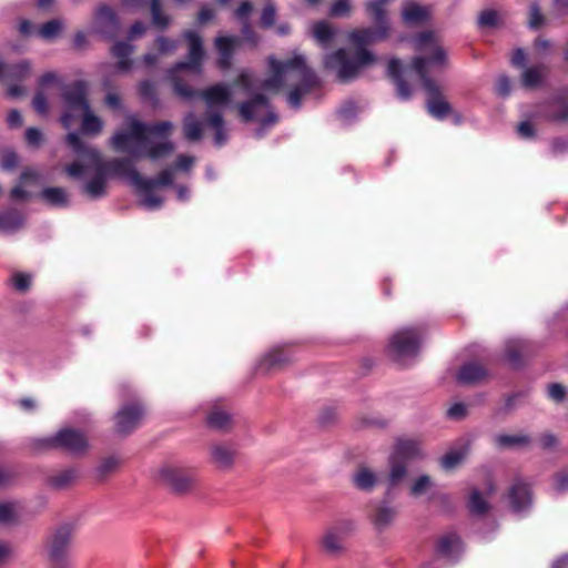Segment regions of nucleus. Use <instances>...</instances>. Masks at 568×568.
I'll return each instance as SVG.
<instances>
[{
  "label": "nucleus",
  "mask_w": 568,
  "mask_h": 568,
  "mask_svg": "<svg viewBox=\"0 0 568 568\" xmlns=\"http://www.w3.org/2000/svg\"><path fill=\"white\" fill-rule=\"evenodd\" d=\"M78 478V471L75 469L61 470L50 478V485L55 488H65Z\"/></svg>",
  "instance_id": "obj_38"
},
{
  "label": "nucleus",
  "mask_w": 568,
  "mask_h": 568,
  "mask_svg": "<svg viewBox=\"0 0 568 568\" xmlns=\"http://www.w3.org/2000/svg\"><path fill=\"white\" fill-rule=\"evenodd\" d=\"M495 490V485L491 481H488L483 490L473 488L468 498V507L470 511L477 515L485 514L489 508L487 497L494 494Z\"/></svg>",
  "instance_id": "obj_18"
},
{
  "label": "nucleus",
  "mask_w": 568,
  "mask_h": 568,
  "mask_svg": "<svg viewBox=\"0 0 568 568\" xmlns=\"http://www.w3.org/2000/svg\"><path fill=\"white\" fill-rule=\"evenodd\" d=\"M403 21L409 26H417L430 18V10L426 6L415 2H405L402 8Z\"/></svg>",
  "instance_id": "obj_22"
},
{
  "label": "nucleus",
  "mask_w": 568,
  "mask_h": 568,
  "mask_svg": "<svg viewBox=\"0 0 568 568\" xmlns=\"http://www.w3.org/2000/svg\"><path fill=\"white\" fill-rule=\"evenodd\" d=\"M42 199L53 206H67L69 194L62 187H47L41 192Z\"/></svg>",
  "instance_id": "obj_33"
},
{
  "label": "nucleus",
  "mask_w": 568,
  "mask_h": 568,
  "mask_svg": "<svg viewBox=\"0 0 568 568\" xmlns=\"http://www.w3.org/2000/svg\"><path fill=\"white\" fill-rule=\"evenodd\" d=\"M173 130L174 125L170 121L150 124L129 114L110 138V146L134 160L149 159L156 162L174 152L175 145L170 140Z\"/></svg>",
  "instance_id": "obj_3"
},
{
  "label": "nucleus",
  "mask_w": 568,
  "mask_h": 568,
  "mask_svg": "<svg viewBox=\"0 0 568 568\" xmlns=\"http://www.w3.org/2000/svg\"><path fill=\"white\" fill-rule=\"evenodd\" d=\"M62 29L63 23L60 20H51L39 28L38 37L47 41H52L60 34Z\"/></svg>",
  "instance_id": "obj_39"
},
{
  "label": "nucleus",
  "mask_w": 568,
  "mask_h": 568,
  "mask_svg": "<svg viewBox=\"0 0 568 568\" xmlns=\"http://www.w3.org/2000/svg\"><path fill=\"white\" fill-rule=\"evenodd\" d=\"M11 280L14 288L19 292H27L30 288L32 282L31 275L26 273H16Z\"/></svg>",
  "instance_id": "obj_46"
},
{
  "label": "nucleus",
  "mask_w": 568,
  "mask_h": 568,
  "mask_svg": "<svg viewBox=\"0 0 568 568\" xmlns=\"http://www.w3.org/2000/svg\"><path fill=\"white\" fill-rule=\"evenodd\" d=\"M499 21H500L499 13L491 9L481 11L478 17V24L481 28L496 27V26H498Z\"/></svg>",
  "instance_id": "obj_42"
},
{
  "label": "nucleus",
  "mask_w": 568,
  "mask_h": 568,
  "mask_svg": "<svg viewBox=\"0 0 568 568\" xmlns=\"http://www.w3.org/2000/svg\"><path fill=\"white\" fill-rule=\"evenodd\" d=\"M184 37L189 42V60L171 69L169 78L180 97L191 99L197 95L203 100L206 105V123L215 131L217 145L224 144L227 139L222 110L231 105L235 99L248 98L239 106L244 121H255L267 126L277 121V115L265 94H274L285 88L291 89L287 101L292 108H298L302 95L317 83L316 75L307 65L305 57L293 52L292 57L284 61L270 57V77L263 82H258L252 72L244 70L233 84L216 83L196 92L184 83V77L202 72V39L194 31H186Z\"/></svg>",
  "instance_id": "obj_1"
},
{
  "label": "nucleus",
  "mask_w": 568,
  "mask_h": 568,
  "mask_svg": "<svg viewBox=\"0 0 568 568\" xmlns=\"http://www.w3.org/2000/svg\"><path fill=\"white\" fill-rule=\"evenodd\" d=\"M242 34L245 41L256 44L258 39L247 22H243Z\"/></svg>",
  "instance_id": "obj_63"
},
{
  "label": "nucleus",
  "mask_w": 568,
  "mask_h": 568,
  "mask_svg": "<svg viewBox=\"0 0 568 568\" xmlns=\"http://www.w3.org/2000/svg\"><path fill=\"white\" fill-rule=\"evenodd\" d=\"M440 555L454 558L462 550V542L458 536L450 534L442 537L437 545Z\"/></svg>",
  "instance_id": "obj_30"
},
{
  "label": "nucleus",
  "mask_w": 568,
  "mask_h": 568,
  "mask_svg": "<svg viewBox=\"0 0 568 568\" xmlns=\"http://www.w3.org/2000/svg\"><path fill=\"white\" fill-rule=\"evenodd\" d=\"M143 416V408L139 404L123 407L115 416V427L121 434H126L135 428Z\"/></svg>",
  "instance_id": "obj_14"
},
{
  "label": "nucleus",
  "mask_w": 568,
  "mask_h": 568,
  "mask_svg": "<svg viewBox=\"0 0 568 568\" xmlns=\"http://www.w3.org/2000/svg\"><path fill=\"white\" fill-rule=\"evenodd\" d=\"M355 529L351 519H342L326 526L320 537V547L327 556L336 557L345 550V539Z\"/></svg>",
  "instance_id": "obj_10"
},
{
  "label": "nucleus",
  "mask_w": 568,
  "mask_h": 568,
  "mask_svg": "<svg viewBox=\"0 0 568 568\" xmlns=\"http://www.w3.org/2000/svg\"><path fill=\"white\" fill-rule=\"evenodd\" d=\"M184 133L186 139L191 141L200 140L202 136V124L195 118L194 114L190 113L184 118Z\"/></svg>",
  "instance_id": "obj_36"
},
{
  "label": "nucleus",
  "mask_w": 568,
  "mask_h": 568,
  "mask_svg": "<svg viewBox=\"0 0 568 568\" xmlns=\"http://www.w3.org/2000/svg\"><path fill=\"white\" fill-rule=\"evenodd\" d=\"M493 443L498 449H521L527 448L531 444V438L525 433L515 434H496Z\"/></svg>",
  "instance_id": "obj_16"
},
{
  "label": "nucleus",
  "mask_w": 568,
  "mask_h": 568,
  "mask_svg": "<svg viewBox=\"0 0 568 568\" xmlns=\"http://www.w3.org/2000/svg\"><path fill=\"white\" fill-rule=\"evenodd\" d=\"M546 77L544 67L527 68L521 74V83L525 88L535 89L539 87Z\"/></svg>",
  "instance_id": "obj_32"
},
{
  "label": "nucleus",
  "mask_w": 568,
  "mask_h": 568,
  "mask_svg": "<svg viewBox=\"0 0 568 568\" xmlns=\"http://www.w3.org/2000/svg\"><path fill=\"white\" fill-rule=\"evenodd\" d=\"M554 488L557 491H568V471H561L555 476Z\"/></svg>",
  "instance_id": "obj_52"
},
{
  "label": "nucleus",
  "mask_w": 568,
  "mask_h": 568,
  "mask_svg": "<svg viewBox=\"0 0 568 568\" xmlns=\"http://www.w3.org/2000/svg\"><path fill=\"white\" fill-rule=\"evenodd\" d=\"M118 29V20L112 9L105 4L97 8L93 16V30L103 34H113Z\"/></svg>",
  "instance_id": "obj_15"
},
{
  "label": "nucleus",
  "mask_w": 568,
  "mask_h": 568,
  "mask_svg": "<svg viewBox=\"0 0 568 568\" xmlns=\"http://www.w3.org/2000/svg\"><path fill=\"white\" fill-rule=\"evenodd\" d=\"M468 453V444H464L459 447L452 448L440 458L442 468L448 471L455 469L466 459Z\"/></svg>",
  "instance_id": "obj_25"
},
{
  "label": "nucleus",
  "mask_w": 568,
  "mask_h": 568,
  "mask_svg": "<svg viewBox=\"0 0 568 568\" xmlns=\"http://www.w3.org/2000/svg\"><path fill=\"white\" fill-rule=\"evenodd\" d=\"M402 71V63L397 59H392L388 62V73L390 77L394 78L397 87V93L402 99H408L410 97V89L409 87L404 82L400 75Z\"/></svg>",
  "instance_id": "obj_31"
},
{
  "label": "nucleus",
  "mask_w": 568,
  "mask_h": 568,
  "mask_svg": "<svg viewBox=\"0 0 568 568\" xmlns=\"http://www.w3.org/2000/svg\"><path fill=\"white\" fill-rule=\"evenodd\" d=\"M565 387L560 384H552L548 387V395L556 402H560L565 397Z\"/></svg>",
  "instance_id": "obj_58"
},
{
  "label": "nucleus",
  "mask_w": 568,
  "mask_h": 568,
  "mask_svg": "<svg viewBox=\"0 0 568 568\" xmlns=\"http://www.w3.org/2000/svg\"><path fill=\"white\" fill-rule=\"evenodd\" d=\"M291 359V356L281 347H275L267 352L260 361V368L270 371L278 367Z\"/></svg>",
  "instance_id": "obj_28"
},
{
  "label": "nucleus",
  "mask_w": 568,
  "mask_h": 568,
  "mask_svg": "<svg viewBox=\"0 0 568 568\" xmlns=\"http://www.w3.org/2000/svg\"><path fill=\"white\" fill-rule=\"evenodd\" d=\"M207 423L211 427L224 429L231 424V415L223 409H213L207 416Z\"/></svg>",
  "instance_id": "obj_40"
},
{
  "label": "nucleus",
  "mask_w": 568,
  "mask_h": 568,
  "mask_svg": "<svg viewBox=\"0 0 568 568\" xmlns=\"http://www.w3.org/2000/svg\"><path fill=\"white\" fill-rule=\"evenodd\" d=\"M434 483L430 476L422 475L415 478L409 486L410 496L418 498L426 494L432 487Z\"/></svg>",
  "instance_id": "obj_37"
},
{
  "label": "nucleus",
  "mask_w": 568,
  "mask_h": 568,
  "mask_svg": "<svg viewBox=\"0 0 568 568\" xmlns=\"http://www.w3.org/2000/svg\"><path fill=\"white\" fill-rule=\"evenodd\" d=\"M487 371L479 364L468 363L462 366L457 375L458 382L463 384H474L484 379Z\"/></svg>",
  "instance_id": "obj_26"
},
{
  "label": "nucleus",
  "mask_w": 568,
  "mask_h": 568,
  "mask_svg": "<svg viewBox=\"0 0 568 568\" xmlns=\"http://www.w3.org/2000/svg\"><path fill=\"white\" fill-rule=\"evenodd\" d=\"M0 219L3 222L2 224L8 225V227L4 225L0 226V231L6 233L14 232L18 229H20L23 224L22 216L17 213L0 214Z\"/></svg>",
  "instance_id": "obj_41"
},
{
  "label": "nucleus",
  "mask_w": 568,
  "mask_h": 568,
  "mask_svg": "<svg viewBox=\"0 0 568 568\" xmlns=\"http://www.w3.org/2000/svg\"><path fill=\"white\" fill-rule=\"evenodd\" d=\"M120 465V459L114 456L104 458L97 468L100 477H104L114 471Z\"/></svg>",
  "instance_id": "obj_44"
},
{
  "label": "nucleus",
  "mask_w": 568,
  "mask_h": 568,
  "mask_svg": "<svg viewBox=\"0 0 568 568\" xmlns=\"http://www.w3.org/2000/svg\"><path fill=\"white\" fill-rule=\"evenodd\" d=\"M39 175L34 170L28 169L22 172L20 183L11 190V197L14 200H24L28 197L27 191L23 189L29 182H36Z\"/></svg>",
  "instance_id": "obj_34"
},
{
  "label": "nucleus",
  "mask_w": 568,
  "mask_h": 568,
  "mask_svg": "<svg viewBox=\"0 0 568 568\" xmlns=\"http://www.w3.org/2000/svg\"><path fill=\"white\" fill-rule=\"evenodd\" d=\"M158 53H146L144 55V62L149 65L154 64L161 55H168L175 51L178 42L164 37H160L155 41Z\"/></svg>",
  "instance_id": "obj_29"
},
{
  "label": "nucleus",
  "mask_w": 568,
  "mask_h": 568,
  "mask_svg": "<svg viewBox=\"0 0 568 568\" xmlns=\"http://www.w3.org/2000/svg\"><path fill=\"white\" fill-rule=\"evenodd\" d=\"M557 444L558 438L551 433L541 434L539 437V445L542 449H552Z\"/></svg>",
  "instance_id": "obj_50"
},
{
  "label": "nucleus",
  "mask_w": 568,
  "mask_h": 568,
  "mask_svg": "<svg viewBox=\"0 0 568 568\" xmlns=\"http://www.w3.org/2000/svg\"><path fill=\"white\" fill-rule=\"evenodd\" d=\"M422 337L423 333L419 327H407L397 331L389 339L388 352L390 356L400 363L415 356Z\"/></svg>",
  "instance_id": "obj_8"
},
{
  "label": "nucleus",
  "mask_w": 568,
  "mask_h": 568,
  "mask_svg": "<svg viewBox=\"0 0 568 568\" xmlns=\"http://www.w3.org/2000/svg\"><path fill=\"white\" fill-rule=\"evenodd\" d=\"M140 93L141 95H143L144 98H148V99H153L154 98V93H155V90H154V84L150 81H144L140 84Z\"/></svg>",
  "instance_id": "obj_64"
},
{
  "label": "nucleus",
  "mask_w": 568,
  "mask_h": 568,
  "mask_svg": "<svg viewBox=\"0 0 568 568\" xmlns=\"http://www.w3.org/2000/svg\"><path fill=\"white\" fill-rule=\"evenodd\" d=\"M26 139L31 145H39L42 140V134L38 129L29 128L26 132Z\"/></svg>",
  "instance_id": "obj_60"
},
{
  "label": "nucleus",
  "mask_w": 568,
  "mask_h": 568,
  "mask_svg": "<svg viewBox=\"0 0 568 568\" xmlns=\"http://www.w3.org/2000/svg\"><path fill=\"white\" fill-rule=\"evenodd\" d=\"M358 108L353 101H346L338 110V116L344 122H349L357 114Z\"/></svg>",
  "instance_id": "obj_47"
},
{
  "label": "nucleus",
  "mask_w": 568,
  "mask_h": 568,
  "mask_svg": "<svg viewBox=\"0 0 568 568\" xmlns=\"http://www.w3.org/2000/svg\"><path fill=\"white\" fill-rule=\"evenodd\" d=\"M133 52V47L126 42H118L112 48V54L118 59L115 69L119 72H126L132 65L130 55Z\"/></svg>",
  "instance_id": "obj_27"
},
{
  "label": "nucleus",
  "mask_w": 568,
  "mask_h": 568,
  "mask_svg": "<svg viewBox=\"0 0 568 568\" xmlns=\"http://www.w3.org/2000/svg\"><path fill=\"white\" fill-rule=\"evenodd\" d=\"M375 55L365 49L358 50L354 60L347 58L345 50H338L325 58L326 68L336 72L342 81H349L357 77L361 69L373 64Z\"/></svg>",
  "instance_id": "obj_7"
},
{
  "label": "nucleus",
  "mask_w": 568,
  "mask_h": 568,
  "mask_svg": "<svg viewBox=\"0 0 568 568\" xmlns=\"http://www.w3.org/2000/svg\"><path fill=\"white\" fill-rule=\"evenodd\" d=\"M31 74V63L27 60L17 64L6 65L0 62V79L8 84V94L19 97L23 94L24 89L13 84L16 81H23Z\"/></svg>",
  "instance_id": "obj_13"
},
{
  "label": "nucleus",
  "mask_w": 568,
  "mask_h": 568,
  "mask_svg": "<svg viewBox=\"0 0 568 568\" xmlns=\"http://www.w3.org/2000/svg\"><path fill=\"white\" fill-rule=\"evenodd\" d=\"M63 97L67 110L61 122L64 128L70 129L78 119H81V130L84 134L97 135L102 131L103 121L90 109L84 82L79 81L68 87Z\"/></svg>",
  "instance_id": "obj_5"
},
{
  "label": "nucleus",
  "mask_w": 568,
  "mask_h": 568,
  "mask_svg": "<svg viewBox=\"0 0 568 568\" xmlns=\"http://www.w3.org/2000/svg\"><path fill=\"white\" fill-rule=\"evenodd\" d=\"M546 22L545 16L541 13L540 8L538 4L532 3L529 7V13H528V24L532 29H539L541 28Z\"/></svg>",
  "instance_id": "obj_43"
},
{
  "label": "nucleus",
  "mask_w": 568,
  "mask_h": 568,
  "mask_svg": "<svg viewBox=\"0 0 568 568\" xmlns=\"http://www.w3.org/2000/svg\"><path fill=\"white\" fill-rule=\"evenodd\" d=\"M413 43L415 50L427 54V57H416L412 62V69L418 74L429 94L427 100L428 111L433 116L443 119L450 112V105L440 95L437 85L428 78V73L432 68L446 65L447 52L433 31L419 33Z\"/></svg>",
  "instance_id": "obj_4"
},
{
  "label": "nucleus",
  "mask_w": 568,
  "mask_h": 568,
  "mask_svg": "<svg viewBox=\"0 0 568 568\" xmlns=\"http://www.w3.org/2000/svg\"><path fill=\"white\" fill-rule=\"evenodd\" d=\"M33 108L39 113H45L48 110L47 99L42 93H37L32 101Z\"/></svg>",
  "instance_id": "obj_61"
},
{
  "label": "nucleus",
  "mask_w": 568,
  "mask_h": 568,
  "mask_svg": "<svg viewBox=\"0 0 568 568\" xmlns=\"http://www.w3.org/2000/svg\"><path fill=\"white\" fill-rule=\"evenodd\" d=\"M40 448H63L70 453H82L88 448L85 435L74 428L65 427L54 436L40 439Z\"/></svg>",
  "instance_id": "obj_11"
},
{
  "label": "nucleus",
  "mask_w": 568,
  "mask_h": 568,
  "mask_svg": "<svg viewBox=\"0 0 568 568\" xmlns=\"http://www.w3.org/2000/svg\"><path fill=\"white\" fill-rule=\"evenodd\" d=\"M73 545V530L70 526H61L52 532L45 542V554L51 562H67Z\"/></svg>",
  "instance_id": "obj_12"
},
{
  "label": "nucleus",
  "mask_w": 568,
  "mask_h": 568,
  "mask_svg": "<svg viewBox=\"0 0 568 568\" xmlns=\"http://www.w3.org/2000/svg\"><path fill=\"white\" fill-rule=\"evenodd\" d=\"M240 39L236 37H217L215 39V48L219 53L217 64L221 69L226 70L232 64V55L239 45Z\"/></svg>",
  "instance_id": "obj_17"
},
{
  "label": "nucleus",
  "mask_w": 568,
  "mask_h": 568,
  "mask_svg": "<svg viewBox=\"0 0 568 568\" xmlns=\"http://www.w3.org/2000/svg\"><path fill=\"white\" fill-rule=\"evenodd\" d=\"M17 163H18V159L13 152H7L3 154L1 165L4 170L13 169L17 165Z\"/></svg>",
  "instance_id": "obj_62"
},
{
  "label": "nucleus",
  "mask_w": 568,
  "mask_h": 568,
  "mask_svg": "<svg viewBox=\"0 0 568 568\" xmlns=\"http://www.w3.org/2000/svg\"><path fill=\"white\" fill-rule=\"evenodd\" d=\"M212 463L220 469H230L234 463L236 450L227 444H214L210 448Z\"/></svg>",
  "instance_id": "obj_19"
},
{
  "label": "nucleus",
  "mask_w": 568,
  "mask_h": 568,
  "mask_svg": "<svg viewBox=\"0 0 568 568\" xmlns=\"http://www.w3.org/2000/svg\"><path fill=\"white\" fill-rule=\"evenodd\" d=\"M352 481L357 489L369 493L377 486L379 478L372 468L361 466L353 474Z\"/></svg>",
  "instance_id": "obj_23"
},
{
  "label": "nucleus",
  "mask_w": 568,
  "mask_h": 568,
  "mask_svg": "<svg viewBox=\"0 0 568 568\" xmlns=\"http://www.w3.org/2000/svg\"><path fill=\"white\" fill-rule=\"evenodd\" d=\"M155 476L160 483L179 494L192 490L197 481L194 471L170 463L161 465Z\"/></svg>",
  "instance_id": "obj_9"
},
{
  "label": "nucleus",
  "mask_w": 568,
  "mask_h": 568,
  "mask_svg": "<svg viewBox=\"0 0 568 568\" xmlns=\"http://www.w3.org/2000/svg\"><path fill=\"white\" fill-rule=\"evenodd\" d=\"M253 11V6L251 2L248 1H244L240 4V7L237 8V10L235 11V16L239 20H241L242 22H247V19L251 14V12Z\"/></svg>",
  "instance_id": "obj_53"
},
{
  "label": "nucleus",
  "mask_w": 568,
  "mask_h": 568,
  "mask_svg": "<svg viewBox=\"0 0 568 568\" xmlns=\"http://www.w3.org/2000/svg\"><path fill=\"white\" fill-rule=\"evenodd\" d=\"M509 504L514 511L521 513L531 503L530 491L526 484L517 481L515 483L508 494Z\"/></svg>",
  "instance_id": "obj_21"
},
{
  "label": "nucleus",
  "mask_w": 568,
  "mask_h": 568,
  "mask_svg": "<svg viewBox=\"0 0 568 568\" xmlns=\"http://www.w3.org/2000/svg\"><path fill=\"white\" fill-rule=\"evenodd\" d=\"M74 160L64 166L69 178L82 182L83 193L92 200L106 193L108 172L125 179L141 195V205L148 210H156L163 204V197L155 190L172 185L174 171L162 170L154 179L143 178L133 164L134 159L118 158L105 162L101 152L82 141L78 133L67 135Z\"/></svg>",
  "instance_id": "obj_2"
},
{
  "label": "nucleus",
  "mask_w": 568,
  "mask_h": 568,
  "mask_svg": "<svg viewBox=\"0 0 568 568\" xmlns=\"http://www.w3.org/2000/svg\"><path fill=\"white\" fill-rule=\"evenodd\" d=\"M426 452L419 440L398 439L387 459V489L390 490L404 481L408 475V464L422 460Z\"/></svg>",
  "instance_id": "obj_6"
},
{
  "label": "nucleus",
  "mask_w": 568,
  "mask_h": 568,
  "mask_svg": "<svg viewBox=\"0 0 568 568\" xmlns=\"http://www.w3.org/2000/svg\"><path fill=\"white\" fill-rule=\"evenodd\" d=\"M447 413L452 418H463L467 414V406L464 403H455L448 408Z\"/></svg>",
  "instance_id": "obj_57"
},
{
  "label": "nucleus",
  "mask_w": 568,
  "mask_h": 568,
  "mask_svg": "<svg viewBox=\"0 0 568 568\" xmlns=\"http://www.w3.org/2000/svg\"><path fill=\"white\" fill-rule=\"evenodd\" d=\"M518 134L524 139H530L535 135V128L531 122L524 121L517 126Z\"/></svg>",
  "instance_id": "obj_56"
},
{
  "label": "nucleus",
  "mask_w": 568,
  "mask_h": 568,
  "mask_svg": "<svg viewBox=\"0 0 568 568\" xmlns=\"http://www.w3.org/2000/svg\"><path fill=\"white\" fill-rule=\"evenodd\" d=\"M335 34L334 29L327 22L321 21L313 26V37L321 45H327Z\"/></svg>",
  "instance_id": "obj_35"
},
{
  "label": "nucleus",
  "mask_w": 568,
  "mask_h": 568,
  "mask_svg": "<svg viewBox=\"0 0 568 568\" xmlns=\"http://www.w3.org/2000/svg\"><path fill=\"white\" fill-rule=\"evenodd\" d=\"M276 12L273 6H266L262 12L261 22L264 27H271L275 22Z\"/></svg>",
  "instance_id": "obj_55"
},
{
  "label": "nucleus",
  "mask_w": 568,
  "mask_h": 568,
  "mask_svg": "<svg viewBox=\"0 0 568 568\" xmlns=\"http://www.w3.org/2000/svg\"><path fill=\"white\" fill-rule=\"evenodd\" d=\"M38 30L39 28H37L36 26H33L30 21L28 20H22L19 24V31L22 36L24 37H32V36H38Z\"/></svg>",
  "instance_id": "obj_59"
},
{
  "label": "nucleus",
  "mask_w": 568,
  "mask_h": 568,
  "mask_svg": "<svg viewBox=\"0 0 568 568\" xmlns=\"http://www.w3.org/2000/svg\"><path fill=\"white\" fill-rule=\"evenodd\" d=\"M551 16L562 17L568 13V0H554L551 8Z\"/></svg>",
  "instance_id": "obj_54"
},
{
  "label": "nucleus",
  "mask_w": 568,
  "mask_h": 568,
  "mask_svg": "<svg viewBox=\"0 0 568 568\" xmlns=\"http://www.w3.org/2000/svg\"><path fill=\"white\" fill-rule=\"evenodd\" d=\"M195 159L191 155L181 154L178 156L175 165L171 168L174 171V178L176 171L187 172L193 166Z\"/></svg>",
  "instance_id": "obj_48"
},
{
  "label": "nucleus",
  "mask_w": 568,
  "mask_h": 568,
  "mask_svg": "<svg viewBox=\"0 0 568 568\" xmlns=\"http://www.w3.org/2000/svg\"><path fill=\"white\" fill-rule=\"evenodd\" d=\"M349 0H336L331 8V14L334 17L347 16L351 12Z\"/></svg>",
  "instance_id": "obj_49"
},
{
  "label": "nucleus",
  "mask_w": 568,
  "mask_h": 568,
  "mask_svg": "<svg viewBox=\"0 0 568 568\" xmlns=\"http://www.w3.org/2000/svg\"><path fill=\"white\" fill-rule=\"evenodd\" d=\"M151 12L153 23L160 28H165L169 24V18L162 14L160 9V0L151 1Z\"/></svg>",
  "instance_id": "obj_45"
},
{
  "label": "nucleus",
  "mask_w": 568,
  "mask_h": 568,
  "mask_svg": "<svg viewBox=\"0 0 568 568\" xmlns=\"http://www.w3.org/2000/svg\"><path fill=\"white\" fill-rule=\"evenodd\" d=\"M496 92L500 97H507L510 93V81L506 75H500L497 79Z\"/></svg>",
  "instance_id": "obj_51"
},
{
  "label": "nucleus",
  "mask_w": 568,
  "mask_h": 568,
  "mask_svg": "<svg viewBox=\"0 0 568 568\" xmlns=\"http://www.w3.org/2000/svg\"><path fill=\"white\" fill-rule=\"evenodd\" d=\"M23 513V506L17 500L0 501V525L16 524Z\"/></svg>",
  "instance_id": "obj_24"
},
{
  "label": "nucleus",
  "mask_w": 568,
  "mask_h": 568,
  "mask_svg": "<svg viewBox=\"0 0 568 568\" xmlns=\"http://www.w3.org/2000/svg\"><path fill=\"white\" fill-rule=\"evenodd\" d=\"M396 514V509L393 506L386 503H378L369 518L375 529L383 531L393 524Z\"/></svg>",
  "instance_id": "obj_20"
}]
</instances>
